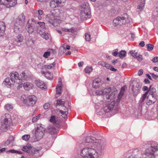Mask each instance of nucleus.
Returning a JSON list of instances; mask_svg holds the SVG:
<instances>
[{"label": "nucleus", "instance_id": "f257e3e1", "mask_svg": "<svg viewBox=\"0 0 158 158\" xmlns=\"http://www.w3.org/2000/svg\"><path fill=\"white\" fill-rule=\"evenodd\" d=\"M100 143L103 144L101 146L100 144L97 145L94 149L89 147L83 148L81 152V155L82 158H98L104 149V142L100 140Z\"/></svg>", "mask_w": 158, "mask_h": 158}, {"label": "nucleus", "instance_id": "f03ea898", "mask_svg": "<svg viewBox=\"0 0 158 158\" xmlns=\"http://www.w3.org/2000/svg\"><path fill=\"white\" fill-rule=\"evenodd\" d=\"M1 128L3 130H7L12 125L10 115L6 113L2 115L1 119Z\"/></svg>", "mask_w": 158, "mask_h": 158}, {"label": "nucleus", "instance_id": "7ed1b4c3", "mask_svg": "<svg viewBox=\"0 0 158 158\" xmlns=\"http://www.w3.org/2000/svg\"><path fill=\"white\" fill-rule=\"evenodd\" d=\"M131 19L129 16L126 13L124 14L121 16L117 17L113 21V24L114 26H120L129 23Z\"/></svg>", "mask_w": 158, "mask_h": 158}, {"label": "nucleus", "instance_id": "20e7f679", "mask_svg": "<svg viewBox=\"0 0 158 158\" xmlns=\"http://www.w3.org/2000/svg\"><path fill=\"white\" fill-rule=\"evenodd\" d=\"M45 131V129L42 126V124H38L33 131L35 140L38 141L41 139L44 135Z\"/></svg>", "mask_w": 158, "mask_h": 158}, {"label": "nucleus", "instance_id": "39448f33", "mask_svg": "<svg viewBox=\"0 0 158 158\" xmlns=\"http://www.w3.org/2000/svg\"><path fill=\"white\" fill-rule=\"evenodd\" d=\"M111 88H106L103 91L102 90H97L95 94L97 95H101L102 94H106L107 98L108 99L113 100L115 98L114 93L111 92Z\"/></svg>", "mask_w": 158, "mask_h": 158}, {"label": "nucleus", "instance_id": "423d86ee", "mask_svg": "<svg viewBox=\"0 0 158 158\" xmlns=\"http://www.w3.org/2000/svg\"><path fill=\"white\" fill-rule=\"evenodd\" d=\"M158 149V144L156 146H151L145 151V154L147 158H155L154 153Z\"/></svg>", "mask_w": 158, "mask_h": 158}, {"label": "nucleus", "instance_id": "0eeeda50", "mask_svg": "<svg viewBox=\"0 0 158 158\" xmlns=\"http://www.w3.org/2000/svg\"><path fill=\"white\" fill-rule=\"evenodd\" d=\"M24 96H23L22 98H23V100L24 103L29 106H33L35 104L37 101V98L34 95L28 96L27 99H24Z\"/></svg>", "mask_w": 158, "mask_h": 158}, {"label": "nucleus", "instance_id": "6e6552de", "mask_svg": "<svg viewBox=\"0 0 158 158\" xmlns=\"http://www.w3.org/2000/svg\"><path fill=\"white\" fill-rule=\"evenodd\" d=\"M88 6L89 5H88L86 8L82 9L80 14L81 19L82 20H85L91 17L90 10Z\"/></svg>", "mask_w": 158, "mask_h": 158}, {"label": "nucleus", "instance_id": "1a4fd4ad", "mask_svg": "<svg viewBox=\"0 0 158 158\" xmlns=\"http://www.w3.org/2000/svg\"><path fill=\"white\" fill-rule=\"evenodd\" d=\"M46 20L54 26H57L59 23V20L57 17H55L53 14L48 15L46 18Z\"/></svg>", "mask_w": 158, "mask_h": 158}, {"label": "nucleus", "instance_id": "9d476101", "mask_svg": "<svg viewBox=\"0 0 158 158\" xmlns=\"http://www.w3.org/2000/svg\"><path fill=\"white\" fill-rule=\"evenodd\" d=\"M25 16L23 13L20 14L16 19V22L15 24L14 27L15 29H19L18 27V25L22 26L23 25L25 22Z\"/></svg>", "mask_w": 158, "mask_h": 158}, {"label": "nucleus", "instance_id": "9b49d317", "mask_svg": "<svg viewBox=\"0 0 158 158\" xmlns=\"http://www.w3.org/2000/svg\"><path fill=\"white\" fill-rule=\"evenodd\" d=\"M0 3L7 7L10 8L15 6L17 2V0H0Z\"/></svg>", "mask_w": 158, "mask_h": 158}, {"label": "nucleus", "instance_id": "f8f14e48", "mask_svg": "<svg viewBox=\"0 0 158 158\" xmlns=\"http://www.w3.org/2000/svg\"><path fill=\"white\" fill-rule=\"evenodd\" d=\"M10 78L12 82L14 83L19 84L20 83L21 80L19 73L16 72L11 73L10 74Z\"/></svg>", "mask_w": 158, "mask_h": 158}, {"label": "nucleus", "instance_id": "ddd939ff", "mask_svg": "<svg viewBox=\"0 0 158 158\" xmlns=\"http://www.w3.org/2000/svg\"><path fill=\"white\" fill-rule=\"evenodd\" d=\"M100 140H102L103 141L104 143V147L105 145V141L104 140H96L95 138L94 137L92 136H87L86 138L85 141L86 143H95V145H97V144H101L100 143ZM103 144L102 143H101V145H100L101 146H102Z\"/></svg>", "mask_w": 158, "mask_h": 158}, {"label": "nucleus", "instance_id": "4468645a", "mask_svg": "<svg viewBox=\"0 0 158 158\" xmlns=\"http://www.w3.org/2000/svg\"><path fill=\"white\" fill-rule=\"evenodd\" d=\"M61 0H51L50 2V6L52 8L61 7L63 6Z\"/></svg>", "mask_w": 158, "mask_h": 158}, {"label": "nucleus", "instance_id": "2eb2a0df", "mask_svg": "<svg viewBox=\"0 0 158 158\" xmlns=\"http://www.w3.org/2000/svg\"><path fill=\"white\" fill-rule=\"evenodd\" d=\"M50 121L55 125L58 128L60 127L61 125V121L58 119L56 118L54 115H52L49 120Z\"/></svg>", "mask_w": 158, "mask_h": 158}, {"label": "nucleus", "instance_id": "dca6fc26", "mask_svg": "<svg viewBox=\"0 0 158 158\" xmlns=\"http://www.w3.org/2000/svg\"><path fill=\"white\" fill-rule=\"evenodd\" d=\"M115 102L112 101L110 103L106 104V105L103 107V110L105 113L109 112L112 110L114 106Z\"/></svg>", "mask_w": 158, "mask_h": 158}, {"label": "nucleus", "instance_id": "f3484780", "mask_svg": "<svg viewBox=\"0 0 158 158\" xmlns=\"http://www.w3.org/2000/svg\"><path fill=\"white\" fill-rule=\"evenodd\" d=\"M41 149L42 148L41 147H39L36 148L33 147L31 148V152L30 154L33 155H36V156L38 157L42 155L38 154Z\"/></svg>", "mask_w": 158, "mask_h": 158}, {"label": "nucleus", "instance_id": "a211bd4d", "mask_svg": "<svg viewBox=\"0 0 158 158\" xmlns=\"http://www.w3.org/2000/svg\"><path fill=\"white\" fill-rule=\"evenodd\" d=\"M20 76L21 77L20 78L21 83L22 81V80H29L31 77V75L27 72H23L21 74Z\"/></svg>", "mask_w": 158, "mask_h": 158}, {"label": "nucleus", "instance_id": "6ab92c4d", "mask_svg": "<svg viewBox=\"0 0 158 158\" xmlns=\"http://www.w3.org/2000/svg\"><path fill=\"white\" fill-rule=\"evenodd\" d=\"M102 82L101 79H96L94 80L93 82L92 86L94 88H99L102 84Z\"/></svg>", "mask_w": 158, "mask_h": 158}, {"label": "nucleus", "instance_id": "aec40b11", "mask_svg": "<svg viewBox=\"0 0 158 158\" xmlns=\"http://www.w3.org/2000/svg\"><path fill=\"white\" fill-rule=\"evenodd\" d=\"M139 152L138 149H132L129 150L127 152V153L129 154H131L127 158H135V156H136L138 154Z\"/></svg>", "mask_w": 158, "mask_h": 158}, {"label": "nucleus", "instance_id": "412c9836", "mask_svg": "<svg viewBox=\"0 0 158 158\" xmlns=\"http://www.w3.org/2000/svg\"><path fill=\"white\" fill-rule=\"evenodd\" d=\"M62 82L61 80H59L58 84L57 85L56 87V97H57L60 96L61 94V91L62 89L61 85Z\"/></svg>", "mask_w": 158, "mask_h": 158}, {"label": "nucleus", "instance_id": "4be33fe9", "mask_svg": "<svg viewBox=\"0 0 158 158\" xmlns=\"http://www.w3.org/2000/svg\"><path fill=\"white\" fill-rule=\"evenodd\" d=\"M35 83L37 86L40 88L45 89L47 88L46 84L42 81L36 80Z\"/></svg>", "mask_w": 158, "mask_h": 158}, {"label": "nucleus", "instance_id": "5701e85b", "mask_svg": "<svg viewBox=\"0 0 158 158\" xmlns=\"http://www.w3.org/2000/svg\"><path fill=\"white\" fill-rule=\"evenodd\" d=\"M156 89L155 88H152L149 89L145 93H147V95L148 94H149L152 96V98H156L157 95L156 94Z\"/></svg>", "mask_w": 158, "mask_h": 158}, {"label": "nucleus", "instance_id": "b1692460", "mask_svg": "<svg viewBox=\"0 0 158 158\" xmlns=\"http://www.w3.org/2000/svg\"><path fill=\"white\" fill-rule=\"evenodd\" d=\"M23 86L25 90L29 91L33 88L34 85L31 83L26 82L23 84Z\"/></svg>", "mask_w": 158, "mask_h": 158}, {"label": "nucleus", "instance_id": "393cba45", "mask_svg": "<svg viewBox=\"0 0 158 158\" xmlns=\"http://www.w3.org/2000/svg\"><path fill=\"white\" fill-rule=\"evenodd\" d=\"M48 132L51 134H55L57 133V130L54 127L52 126H49L48 127Z\"/></svg>", "mask_w": 158, "mask_h": 158}, {"label": "nucleus", "instance_id": "a878e982", "mask_svg": "<svg viewBox=\"0 0 158 158\" xmlns=\"http://www.w3.org/2000/svg\"><path fill=\"white\" fill-rule=\"evenodd\" d=\"M33 147L30 144H27L26 145L23 146L22 150L27 153L30 154L31 152V148Z\"/></svg>", "mask_w": 158, "mask_h": 158}, {"label": "nucleus", "instance_id": "bb28decb", "mask_svg": "<svg viewBox=\"0 0 158 158\" xmlns=\"http://www.w3.org/2000/svg\"><path fill=\"white\" fill-rule=\"evenodd\" d=\"M41 73L48 79H52L53 78V74L50 72L45 73V72L41 71Z\"/></svg>", "mask_w": 158, "mask_h": 158}, {"label": "nucleus", "instance_id": "cd10ccee", "mask_svg": "<svg viewBox=\"0 0 158 158\" xmlns=\"http://www.w3.org/2000/svg\"><path fill=\"white\" fill-rule=\"evenodd\" d=\"M14 83L12 82L10 77H7L6 78L4 81L3 84L6 85H8L10 86L11 84H13Z\"/></svg>", "mask_w": 158, "mask_h": 158}, {"label": "nucleus", "instance_id": "c85d7f7f", "mask_svg": "<svg viewBox=\"0 0 158 158\" xmlns=\"http://www.w3.org/2000/svg\"><path fill=\"white\" fill-rule=\"evenodd\" d=\"M26 29L29 33H31L34 31V29L32 27V24H30L28 23L26 25Z\"/></svg>", "mask_w": 158, "mask_h": 158}, {"label": "nucleus", "instance_id": "c756f323", "mask_svg": "<svg viewBox=\"0 0 158 158\" xmlns=\"http://www.w3.org/2000/svg\"><path fill=\"white\" fill-rule=\"evenodd\" d=\"M5 110L7 111L11 110L13 108V105L11 104H7L4 106Z\"/></svg>", "mask_w": 158, "mask_h": 158}, {"label": "nucleus", "instance_id": "7c9ffc66", "mask_svg": "<svg viewBox=\"0 0 158 158\" xmlns=\"http://www.w3.org/2000/svg\"><path fill=\"white\" fill-rule=\"evenodd\" d=\"M56 65V63L55 62H53L52 64H50L48 65H45L44 66L45 68H47L48 69H51L53 68Z\"/></svg>", "mask_w": 158, "mask_h": 158}, {"label": "nucleus", "instance_id": "2f4dec72", "mask_svg": "<svg viewBox=\"0 0 158 158\" xmlns=\"http://www.w3.org/2000/svg\"><path fill=\"white\" fill-rule=\"evenodd\" d=\"M156 98H152V100L148 99L146 100V104L148 105H150L154 103L156 101Z\"/></svg>", "mask_w": 158, "mask_h": 158}, {"label": "nucleus", "instance_id": "473e14b6", "mask_svg": "<svg viewBox=\"0 0 158 158\" xmlns=\"http://www.w3.org/2000/svg\"><path fill=\"white\" fill-rule=\"evenodd\" d=\"M23 41V36L22 35H19L16 37L15 39V41L17 43H20L22 42Z\"/></svg>", "mask_w": 158, "mask_h": 158}, {"label": "nucleus", "instance_id": "72a5a7b5", "mask_svg": "<svg viewBox=\"0 0 158 158\" xmlns=\"http://www.w3.org/2000/svg\"><path fill=\"white\" fill-rule=\"evenodd\" d=\"M145 4L144 0H142L141 3L138 6L137 9L139 10L140 11L143 9Z\"/></svg>", "mask_w": 158, "mask_h": 158}, {"label": "nucleus", "instance_id": "f704fd0d", "mask_svg": "<svg viewBox=\"0 0 158 158\" xmlns=\"http://www.w3.org/2000/svg\"><path fill=\"white\" fill-rule=\"evenodd\" d=\"M126 53L125 51L122 50L118 53L119 56L120 58H123L126 56Z\"/></svg>", "mask_w": 158, "mask_h": 158}, {"label": "nucleus", "instance_id": "c9c22d12", "mask_svg": "<svg viewBox=\"0 0 158 158\" xmlns=\"http://www.w3.org/2000/svg\"><path fill=\"white\" fill-rule=\"evenodd\" d=\"M93 68L91 66H87L84 69L85 72L87 73H90L93 70Z\"/></svg>", "mask_w": 158, "mask_h": 158}, {"label": "nucleus", "instance_id": "e433bc0d", "mask_svg": "<svg viewBox=\"0 0 158 158\" xmlns=\"http://www.w3.org/2000/svg\"><path fill=\"white\" fill-rule=\"evenodd\" d=\"M59 112L61 114V116L64 118L67 117L68 114V112L66 111H64L62 110H60Z\"/></svg>", "mask_w": 158, "mask_h": 158}, {"label": "nucleus", "instance_id": "4c0bfd02", "mask_svg": "<svg viewBox=\"0 0 158 158\" xmlns=\"http://www.w3.org/2000/svg\"><path fill=\"white\" fill-rule=\"evenodd\" d=\"M85 39L87 41H89L91 39V36L89 32H87L85 34Z\"/></svg>", "mask_w": 158, "mask_h": 158}, {"label": "nucleus", "instance_id": "58836bf2", "mask_svg": "<svg viewBox=\"0 0 158 158\" xmlns=\"http://www.w3.org/2000/svg\"><path fill=\"white\" fill-rule=\"evenodd\" d=\"M139 87V88L137 89L134 88H133L132 89V91L134 95H136L137 94L139 93L140 89Z\"/></svg>", "mask_w": 158, "mask_h": 158}, {"label": "nucleus", "instance_id": "ea45409f", "mask_svg": "<svg viewBox=\"0 0 158 158\" xmlns=\"http://www.w3.org/2000/svg\"><path fill=\"white\" fill-rule=\"evenodd\" d=\"M41 36L44 39L46 40H48L49 39V35L48 33L46 32H44L41 35Z\"/></svg>", "mask_w": 158, "mask_h": 158}, {"label": "nucleus", "instance_id": "a19ab883", "mask_svg": "<svg viewBox=\"0 0 158 158\" xmlns=\"http://www.w3.org/2000/svg\"><path fill=\"white\" fill-rule=\"evenodd\" d=\"M41 115L40 114H39L37 116L34 117L32 119V122L33 123L37 121L39 119Z\"/></svg>", "mask_w": 158, "mask_h": 158}, {"label": "nucleus", "instance_id": "79ce46f5", "mask_svg": "<svg viewBox=\"0 0 158 158\" xmlns=\"http://www.w3.org/2000/svg\"><path fill=\"white\" fill-rule=\"evenodd\" d=\"M0 29L3 31V30H6V26L3 22H0Z\"/></svg>", "mask_w": 158, "mask_h": 158}, {"label": "nucleus", "instance_id": "37998d69", "mask_svg": "<svg viewBox=\"0 0 158 158\" xmlns=\"http://www.w3.org/2000/svg\"><path fill=\"white\" fill-rule=\"evenodd\" d=\"M146 46L148 50L149 51L152 50L154 48L153 45L151 44H148Z\"/></svg>", "mask_w": 158, "mask_h": 158}, {"label": "nucleus", "instance_id": "c03bdc74", "mask_svg": "<svg viewBox=\"0 0 158 158\" xmlns=\"http://www.w3.org/2000/svg\"><path fill=\"white\" fill-rule=\"evenodd\" d=\"M130 53L131 55L134 58H135L137 55V52H135V51L131 50L130 51Z\"/></svg>", "mask_w": 158, "mask_h": 158}, {"label": "nucleus", "instance_id": "a18cd8bd", "mask_svg": "<svg viewBox=\"0 0 158 158\" xmlns=\"http://www.w3.org/2000/svg\"><path fill=\"white\" fill-rule=\"evenodd\" d=\"M30 136L29 135H24L22 136V139L23 140H24L26 141H28L29 139Z\"/></svg>", "mask_w": 158, "mask_h": 158}, {"label": "nucleus", "instance_id": "49530a36", "mask_svg": "<svg viewBox=\"0 0 158 158\" xmlns=\"http://www.w3.org/2000/svg\"><path fill=\"white\" fill-rule=\"evenodd\" d=\"M147 96V93H145L143 94L142 97L140 98L139 102L142 103L144 102L145 99L146 97Z\"/></svg>", "mask_w": 158, "mask_h": 158}, {"label": "nucleus", "instance_id": "de8ad7c7", "mask_svg": "<svg viewBox=\"0 0 158 158\" xmlns=\"http://www.w3.org/2000/svg\"><path fill=\"white\" fill-rule=\"evenodd\" d=\"M64 102L62 101L60 99H58L56 101V104L59 105H63V106H64Z\"/></svg>", "mask_w": 158, "mask_h": 158}, {"label": "nucleus", "instance_id": "09e8293b", "mask_svg": "<svg viewBox=\"0 0 158 158\" xmlns=\"http://www.w3.org/2000/svg\"><path fill=\"white\" fill-rule=\"evenodd\" d=\"M50 55V52L49 51L45 52L44 55L43 56L45 58H48Z\"/></svg>", "mask_w": 158, "mask_h": 158}, {"label": "nucleus", "instance_id": "8fccbe9b", "mask_svg": "<svg viewBox=\"0 0 158 158\" xmlns=\"http://www.w3.org/2000/svg\"><path fill=\"white\" fill-rule=\"evenodd\" d=\"M35 23H37L39 25L38 27H44L45 24L43 22H40L38 21H36Z\"/></svg>", "mask_w": 158, "mask_h": 158}, {"label": "nucleus", "instance_id": "3c124183", "mask_svg": "<svg viewBox=\"0 0 158 158\" xmlns=\"http://www.w3.org/2000/svg\"><path fill=\"white\" fill-rule=\"evenodd\" d=\"M135 58H136L137 60L139 62L142 61L143 60L142 56L141 55H139L138 56H137Z\"/></svg>", "mask_w": 158, "mask_h": 158}, {"label": "nucleus", "instance_id": "603ef678", "mask_svg": "<svg viewBox=\"0 0 158 158\" xmlns=\"http://www.w3.org/2000/svg\"><path fill=\"white\" fill-rule=\"evenodd\" d=\"M9 151L12 153H16L18 154H20L21 153V151H17L15 150H10Z\"/></svg>", "mask_w": 158, "mask_h": 158}, {"label": "nucleus", "instance_id": "864d4df0", "mask_svg": "<svg viewBox=\"0 0 158 158\" xmlns=\"http://www.w3.org/2000/svg\"><path fill=\"white\" fill-rule=\"evenodd\" d=\"M69 32H71L73 33L76 32L77 29L74 27H72L71 28L69 29Z\"/></svg>", "mask_w": 158, "mask_h": 158}, {"label": "nucleus", "instance_id": "5fc2aeb1", "mask_svg": "<svg viewBox=\"0 0 158 158\" xmlns=\"http://www.w3.org/2000/svg\"><path fill=\"white\" fill-rule=\"evenodd\" d=\"M50 106V104L48 103H45L44 105V108L45 109H48Z\"/></svg>", "mask_w": 158, "mask_h": 158}, {"label": "nucleus", "instance_id": "6e6d98bb", "mask_svg": "<svg viewBox=\"0 0 158 158\" xmlns=\"http://www.w3.org/2000/svg\"><path fill=\"white\" fill-rule=\"evenodd\" d=\"M152 61L154 63H156L158 61V56L155 57Z\"/></svg>", "mask_w": 158, "mask_h": 158}, {"label": "nucleus", "instance_id": "4d7b16f0", "mask_svg": "<svg viewBox=\"0 0 158 158\" xmlns=\"http://www.w3.org/2000/svg\"><path fill=\"white\" fill-rule=\"evenodd\" d=\"M10 143L13 141L14 140V138L12 136H10L7 139Z\"/></svg>", "mask_w": 158, "mask_h": 158}, {"label": "nucleus", "instance_id": "13d9d810", "mask_svg": "<svg viewBox=\"0 0 158 158\" xmlns=\"http://www.w3.org/2000/svg\"><path fill=\"white\" fill-rule=\"evenodd\" d=\"M150 74L152 76L153 78L155 80L158 77V76L155 74L154 73H150Z\"/></svg>", "mask_w": 158, "mask_h": 158}, {"label": "nucleus", "instance_id": "bf43d9fd", "mask_svg": "<svg viewBox=\"0 0 158 158\" xmlns=\"http://www.w3.org/2000/svg\"><path fill=\"white\" fill-rule=\"evenodd\" d=\"M38 13L39 15H42L43 14V11L41 10H38Z\"/></svg>", "mask_w": 158, "mask_h": 158}, {"label": "nucleus", "instance_id": "052dcab7", "mask_svg": "<svg viewBox=\"0 0 158 158\" xmlns=\"http://www.w3.org/2000/svg\"><path fill=\"white\" fill-rule=\"evenodd\" d=\"M143 73V70L142 69H140L138 72V75L139 76L142 75Z\"/></svg>", "mask_w": 158, "mask_h": 158}, {"label": "nucleus", "instance_id": "680f3d73", "mask_svg": "<svg viewBox=\"0 0 158 158\" xmlns=\"http://www.w3.org/2000/svg\"><path fill=\"white\" fill-rule=\"evenodd\" d=\"M61 30L62 31L69 32V29H67L65 27L63 28H62Z\"/></svg>", "mask_w": 158, "mask_h": 158}, {"label": "nucleus", "instance_id": "e2e57ef3", "mask_svg": "<svg viewBox=\"0 0 158 158\" xmlns=\"http://www.w3.org/2000/svg\"><path fill=\"white\" fill-rule=\"evenodd\" d=\"M106 62L103 61H100L98 63V64L102 65V66H105Z\"/></svg>", "mask_w": 158, "mask_h": 158}, {"label": "nucleus", "instance_id": "0e129e2a", "mask_svg": "<svg viewBox=\"0 0 158 158\" xmlns=\"http://www.w3.org/2000/svg\"><path fill=\"white\" fill-rule=\"evenodd\" d=\"M124 87H123L121 88L120 92L119 93V94H121L122 95H123V94L124 92Z\"/></svg>", "mask_w": 158, "mask_h": 158}, {"label": "nucleus", "instance_id": "69168bd1", "mask_svg": "<svg viewBox=\"0 0 158 158\" xmlns=\"http://www.w3.org/2000/svg\"><path fill=\"white\" fill-rule=\"evenodd\" d=\"M10 143V142L7 140V141L4 142V143H3V145L4 146H6L8 145Z\"/></svg>", "mask_w": 158, "mask_h": 158}, {"label": "nucleus", "instance_id": "338daca9", "mask_svg": "<svg viewBox=\"0 0 158 158\" xmlns=\"http://www.w3.org/2000/svg\"><path fill=\"white\" fill-rule=\"evenodd\" d=\"M5 30H3V31H2V30L1 29H0V36H3L4 34V33L5 31Z\"/></svg>", "mask_w": 158, "mask_h": 158}, {"label": "nucleus", "instance_id": "774afa93", "mask_svg": "<svg viewBox=\"0 0 158 158\" xmlns=\"http://www.w3.org/2000/svg\"><path fill=\"white\" fill-rule=\"evenodd\" d=\"M111 65H110V64H107L106 63V64H105V66L107 69H110L111 67Z\"/></svg>", "mask_w": 158, "mask_h": 158}]
</instances>
